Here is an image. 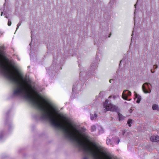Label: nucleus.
Segmentation results:
<instances>
[{
  "label": "nucleus",
  "instance_id": "nucleus-6",
  "mask_svg": "<svg viewBox=\"0 0 159 159\" xmlns=\"http://www.w3.org/2000/svg\"><path fill=\"white\" fill-rule=\"evenodd\" d=\"M134 93H135L134 95H135V98L137 99V100L136 101V102L137 103H140V102L141 100V97L140 96L137 94V93L135 92H134Z\"/></svg>",
  "mask_w": 159,
  "mask_h": 159
},
{
  "label": "nucleus",
  "instance_id": "nucleus-12",
  "mask_svg": "<svg viewBox=\"0 0 159 159\" xmlns=\"http://www.w3.org/2000/svg\"><path fill=\"white\" fill-rule=\"evenodd\" d=\"M115 142H116L117 144H118L120 142V139L118 137H117L115 139Z\"/></svg>",
  "mask_w": 159,
  "mask_h": 159
},
{
  "label": "nucleus",
  "instance_id": "nucleus-15",
  "mask_svg": "<svg viewBox=\"0 0 159 159\" xmlns=\"http://www.w3.org/2000/svg\"><path fill=\"white\" fill-rule=\"evenodd\" d=\"M11 22L9 19L8 20V26H11Z\"/></svg>",
  "mask_w": 159,
  "mask_h": 159
},
{
  "label": "nucleus",
  "instance_id": "nucleus-13",
  "mask_svg": "<svg viewBox=\"0 0 159 159\" xmlns=\"http://www.w3.org/2000/svg\"><path fill=\"white\" fill-rule=\"evenodd\" d=\"M21 23H22V21H20L19 22L18 24L17 25V28H16V31L18 29V28H19V26L21 25Z\"/></svg>",
  "mask_w": 159,
  "mask_h": 159
},
{
  "label": "nucleus",
  "instance_id": "nucleus-7",
  "mask_svg": "<svg viewBox=\"0 0 159 159\" xmlns=\"http://www.w3.org/2000/svg\"><path fill=\"white\" fill-rule=\"evenodd\" d=\"M152 108L153 110H157L158 111H159L158 106L156 104H153L152 106Z\"/></svg>",
  "mask_w": 159,
  "mask_h": 159
},
{
  "label": "nucleus",
  "instance_id": "nucleus-27",
  "mask_svg": "<svg viewBox=\"0 0 159 159\" xmlns=\"http://www.w3.org/2000/svg\"><path fill=\"white\" fill-rule=\"evenodd\" d=\"M5 17L8 18V17L7 16H5Z\"/></svg>",
  "mask_w": 159,
  "mask_h": 159
},
{
  "label": "nucleus",
  "instance_id": "nucleus-1",
  "mask_svg": "<svg viewBox=\"0 0 159 159\" xmlns=\"http://www.w3.org/2000/svg\"><path fill=\"white\" fill-rule=\"evenodd\" d=\"M38 109L39 116L43 120L48 121L52 126L61 130L66 138L73 142L77 148L83 152V159H116V157L104 151L99 145L91 143L90 137L83 132L77 126L73 125L66 117L64 121L58 122L57 116H60L57 107L52 102L43 98H23Z\"/></svg>",
  "mask_w": 159,
  "mask_h": 159
},
{
  "label": "nucleus",
  "instance_id": "nucleus-20",
  "mask_svg": "<svg viewBox=\"0 0 159 159\" xmlns=\"http://www.w3.org/2000/svg\"><path fill=\"white\" fill-rule=\"evenodd\" d=\"M112 80H109V82H110V83H111V82H112Z\"/></svg>",
  "mask_w": 159,
  "mask_h": 159
},
{
  "label": "nucleus",
  "instance_id": "nucleus-26",
  "mask_svg": "<svg viewBox=\"0 0 159 159\" xmlns=\"http://www.w3.org/2000/svg\"><path fill=\"white\" fill-rule=\"evenodd\" d=\"M136 4L135 5H134V6H135V8H136Z\"/></svg>",
  "mask_w": 159,
  "mask_h": 159
},
{
  "label": "nucleus",
  "instance_id": "nucleus-11",
  "mask_svg": "<svg viewBox=\"0 0 159 159\" xmlns=\"http://www.w3.org/2000/svg\"><path fill=\"white\" fill-rule=\"evenodd\" d=\"M96 127L95 125H93L91 127V131L92 132L96 130Z\"/></svg>",
  "mask_w": 159,
  "mask_h": 159
},
{
  "label": "nucleus",
  "instance_id": "nucleus-32",
  "mask_svg": "<svg viewBox=\"0 0 159 159\" xmlns=\"http://www.w3.org/2000/svg\"><path fill=\"white\" fill-rule=\"evenodd\" d=\"M134 19H135V17H134Z\"/></svg>",
  "mask_w": 159,
  "mask_h": 159
},
{
  "label": "nucleus",
  "instance_id": "nucleus-30",
  "mask_svg": "<svg viewBox=\"0 0 159 159\" xmlns=\"http://www.w3.org/2000/svg\"><path fill=\"white\" fill-rule=\"evenodd\" d=\"M31 43H30V45H31Z\"/></svg>",
  "mask_w": 159,
  "mask_h": 159
},
{
  "label": "nucleus",
  "instance_id": "nucleus-4",
  "mask_svg": "<svg viewBox=\"0 0 159 159\" xmlns=\"http://www.w3.org/2000/svg\"><path fill=\"white\" fill-rule=\"evenodd\" d=\"M131 92L127 90H124L122 93V98L125 100H127L128 96H130L131 95Z\"/></svg>",
  "mask_w": 159,
  "mask_h": 159
},
{
  "label": "nucleus",
  "instance_id": "nucleus-25",
  "mask_svg": "<svg viewBox=\"0 0 159 159\" xmlns=\"http://www.w3.org/2000/svg\"><path fill=\"white\" fill-rule=\"evenodd\" d=\"M134 32V30H133V34H132V36H133V34Z\"/></svg>",
  "mask_w": 159,
  "mask_h": 159
},
{
  "label": "nucleus",
  "instance_id": "nucleus-21",
  "mask_svg": "<svg viewBox=\"0 0 159 159\" xmlns=\"http://www.w3.org/2000/svg\"><path fill=\"white\" fill-rule=\"evenodd\" d=\"M31 38H32V31H31Z\"/></svg>",
  "mask_w": 159,
  "mask_h": 159
},
{
  "label": "nucleus",
  "instance_id": "nucleus-8",
  "mask_svg": "<svg viewBox=\"0 0 159 159\" xmlns=\"http://www.w3.org/2000/svg\"><path fill=\"white\" fill-rule=\"evenodd\" d=\"M97 115L96 113H95L94 115L91 114L90 115V119L92 120H93L97 118Z\"/></svg>",
  "mask_w": 159,
  "mask_h": 159
},
{
  "label": "nucleus",
  "instance_id": "nucleus-18",
  "mask_svg": "<svg viewBox=\"0 0 159 159\" xmlns=\"http://www.w3.org/2000/svg\"><path fill=\"white\" fill-rule=\"evenodd\" d=\"M75 89V86L74 85V86H73V89H72V91H74V90Z\"/></svg>",
  "mask_w": 159,
  "mask_h": 159
},
{
  "label": "nucleus",
  "instance_id": "nucleus-9",
  "mask_svg": "<svg viewBox=\"0 0 159 159\" xmlns=\"http://www.w3.org/2000/svg\"><path fill=\"white\" fill-rule=\"evenodd\" d=\"M106 143L107 145H112V143L111 142V140L110 139L107 138V139Z\"/></svg>",
  "mask_w": 159,
  "mask_h": 159
},
{
  "label": "nucleus",
  "instance_id": "nucleus-22",
  "mask_svg": "<svg viewBox=\"0 0 159 159\" xmlns=\"http://www.w3.org/2000/svg\"><path fill=\"white\" fill-rule=\"evenodd\" d=\"M3 13V12H2L1 13V16H2V15Z\"/></svg>",
  "mask_w": 159,
  "mask_h": 159
},
{
  "label": "nucleus",
  "instance_id": "nucleus-5",
  "mask_svg": "<svg viewBox=\"0 0 159 159\" xmlns=\"http://www.w3.org/2000/svg\"><path fill=\"white\" fill-rule=\"evenodd\" d=\"M150 139L152 142H157L159 141V136H152L150 137Z\"/></svg>",
  "mask_w": 159,
  "mask_h": 159
},
{
  "label": "nucleus",
  "instance_id": "nucleus-28",
  "mask_svg": "<svg viewBox=\"0 0 159 159\" xmlns=\"http://www.w3.org/2000/svg\"><path fill=\"white\" fill-rule=\"evenodd\" d=\"M132 110H131L130 111V112H132Z\"/></svg>",
  "mask_w": 159,
  "mask_h": 159
},
{
  "label": "nucleus",
  "instance_id": "nucleus-17",
  "mask_svg": "<svg viewBox=\"0 0 159 159\" xmlns=\"http://www.w3.org/2000/svg\"><path fill=\"white\" fill-rule=\"evenodd\" d=\"M125 132V130H123V131H122V134H123V135L124 134Z\"/></svg>",
  "mask_w": 159,
  "mask_h": 159
},
{
  "label": "nucleus",
  "instance_id": "nucleus-23",
  "mask_svg": "<svg viewBox=\"0 0 159 159\" xmlns=\"http://www.w3.org/2000/svg\"><path fill=\"white\" fill-rule=\"evenodd\" d=\"M111 34H109V36L108 37L110 38L111 37Z\"/></svg>",
  "mask_w": 159,
  "mask_h": 159
},
{
  "label": "nucleus",
  "instance_id": "nucleus-31",
  "mask_svg": "<svg viewBox=\"0 0 159 159\" xmlns=\"http://www.w3.org/2000/svg\"><path fill=\"white\" fill-rule=\"evenodd\" d=\"M81 72L80 73V75H81Z\"/></svg>",
  "mask_w": 159,
  "mask_h": 159
},
{
  "label": "nucleus",
  "instance_id": "nucleus-3",
  "mask_svg": "<svg viewBox=\"0 0 159 159\" xmlns=\"http://www.w3.org/2000/svg\"><path fill=\"white\" fill-rule=\"evenodd\" d=\"M149 84H150L151 87L152 86V85L150 83H144L142 86L143 90L145 93H150L151 92Z\"/></svg>",
  "mask_w": 159,
  "mask_h": 159
},
{
  "label": "nucleus",
  "instance_id": "nucleus-24",
  "mask_svg": "<svg viewBox=\"0 0 159 159\" xmlns=\"http://www.w3.org/2000/svg\"><path fill=\"white\" fill-rule=\"evenodd\" d=\"M151 72L152 73H154L155 72L154 71H152V70H151Z\"/></svg>",
  "mask_w": 159,
  "mask_h": 159
},
{
  "label": "nucleus",
  "instance_id": "nucleus-10",
  "mask_svg": "<svg viewBox=\"0 0 159 159\" xmlns=\"http://www.w3.org/2000/svg\"><path fill=\"white\" fill-rule=\"evenodd\" d=\"M132 120L131 119H129L127 121V123L128 124L129 126L130 127L131 126V124H132Z\"/></svg>",
  "mask_w": 159,
  "mask_h": 159
},
{
  "label": "nucleus",
  "instance_id": "nucleus-29",
  "mask_svg": "<svg viewBox=\"0 0 159 159\" xmlns=\"http://www.w3.org/2000/svg\"><path fill=\"white\" fill-rule=\"evenodd\" d=\"M122 61V60L120 61V63Z\"/></svg>",
  "mask_w": 159,
  "mask_h": 159
},
{
  "label": "nucleus",
  "instance_id": "nucleus-16",
  "mask_svg": "<svg viewBox=\"0 0 159 159\" xmlns=\"http://www.w3.org/2000/svg\"><path fill=\"white\" fill-rule=\"evenodd\" d=\"M111 97H113L114 99H115L116 98V96L115 95H114L113 96H110L108 98H110Z\"/></svg>",
  "mask_w": 159,
  "mask_h": 159
},
{
  "label": "nucleus",
  "instance_id": "nucleus-19",
  "mask_svg": "<svg viewBox=\"0 0 159 159\" xmlns=\"http://www.w3.org/2000/svg\"><path fill=\"white\" fill-rule=\"evenodd\" d=\"M154 66H156V67H155V69H157V66L156 65H154Z\"/></svg>",
  "mask_w": 159,
  "mask_h": 159
},
{
  "label": "nucleus",
  "instance_id": "nucleus-2",
  "mask_svg": "<svg viewBox=\"0 0 159 159\" xmlns=\"http://www.w3.org/2000/svg\"><path fill=\"white\" fill-rule=\"evenodd\" d=\"M108 100L105 101V103L103 104V107L106 110V111H115L118 113V117L119 120L120 121L123 120L125 118L124 116L121 114L119 113V109L118 107L111 104H108Z\"/></svg>",
  "mask_w": 159,
  "mask_h": 159
},
{
  "label": "nucleus",
  "instance_id": "nucleus-14",
  "mask_svg": "<svg viewBox=\"0 0 159 159\" xmlns=\"http://www.w3.org/2000/svg\"><path fill=\"white\" fill-rule=\"evenodd\" d=\"M3 135V133L2 132H1L0 133V140H1L2 138V136Z\"/></svg>",
  "mask_w": 159,
  "mask_h": 159
}]
</instances>
